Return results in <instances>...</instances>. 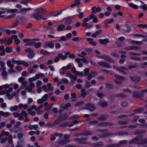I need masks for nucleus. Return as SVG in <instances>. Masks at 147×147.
<instances>
[{
  "instance_id": "obj_8",
  "label": "nucleus",
  "mask_w": 147,
  "mask_h": 147,
  "mask_svg": "<svg viewBox=\"0 0 147 147\" xmlns=\"http://www.w3.org/2000/svg\"><path fill=\"white\" fill-rule=\"evenodd\" d=\"M127 142V140H124L121 141L120 142L117 144H110L109 146L110 147H116L119 146H121L123 144H125Z\"/></svg>"
},
{
  "instance_id": "obj_41",
  "label": "nucleus",
  "mask_w": 147,
  "mask_h": 147,
  "mask_svg": "<svg viewBox=\"0 0 147 147\" xmlns=\"http://www.w3.org/2000/svg\"><path fill=\"white\" fill-rule=\"evenodd\" d=\"M40 53L42 54L45 55H47L49 54V52L47 50H44L43 49H41L40 50Z\"/></svg>"
},
{
  "instance_id": "obj_36",
  "label": "nucleus",
  "mask_w": 147,
  "mask_h": 147,
  "mask_svg": "<svg viewBox=\"0 0 147 147\" xmlns=\"http://www.w3.org/2000/svg\"><path fill=\"white\" fill-rule=\"evenodd\" d=\"M1 76L3 77V80H6L7 78V72L6 71L1 72Z\"/></svg>"
},
{
  "instance_id": "obj_28",
  "label": "nucleus",
  "mask_w": 147,
  "mask_h": 147,
  "mask_svg": "<svg viewBox=\"0 0 147 147\" xmlns=\"http://www.w3.org/2000/svg\"><path fill=\"white\" fill-rule=\"evenodd\" d=\"M13 48L10 47H6L5 50V52L7 53H12L13 52Z\"/></svg>"
},
{
  "instance_id": "obj_11",
  "label": "nucleus",
  "mask_w": 147,
  "mask_h": 147,
  "mask_svg": "<svg viewBox=\"0 0 147 147\" xmlns=\"http://www.w3.org/2000/svg\"><path fill=\"white\" fill-rule=\"evenodd\" d=\"M16 19L18 22L20 23L25 22L26 20L25 18L23 16H17Z\"/></svg>"
},
{
  "instance_id": "obj_62",
  "label": "nucleus",
  "mask_w": 147,
  "mask_h": 147,
  "mask_svg": "<svg viewBox=\"0 0 147 147\" xmlns=\"http://www.w3.org/2000/svg\"><path fill=\"white\" fill-rule=\"evenodd\" d=\"M92 134V133L91 131H85L82 133V134L83 135L86 136L90 135Z\"/></svg>"
},
{
  "instance_id": "obj_10",
  "label": "nucleus",
  "mask_w": 147,
  "mask_h": 147,
  "mask_svg": "<svg viewBox=\"0 0 147 147\" xmlns=\"http://www.w3.org/2000/svg\"><path fill=\"white\" fill-rule=\"evenodd\" d=\"M32 9L30 7L28 8H21L19 11H18V13H20L22 14L25 15L27 11H30Z\"/></svg>"
},
{
  "instance_id": "obj_54",
  "label": "nucleus",
  "mask_w": 147,
  "mask_h": 147,
  "mask_svg": "<svg viewBox=\"0 0 147 147\" xmlns=\"http://www.w3.org/2000/svg\"><path fill=\"white\" fill-rule=\"evenodd\" d=\"M7 41V38H5L4 39L0 40V43L2 45L3 44H6Z\"/></svg>"
},
{
  "instance_id": "obj_39",
  "label": "nucleus",
  "mask_w": 147,
  "mask_h": 147,
  "mask_svg": "<svg viewBox=\"0 0 147 147\" xmlns=\"http://www.w3.org/2000/svg\"><path fill=\"white\" fill-rule=\"evenodd\" d=\"M20 114L22 115L24 117H25L24 119H29L27 117V114L26 112L24 111H22L21 112Z\"/></svg>"
},
{
  "instance_id": "obj_3",
  "label": "nucleus",
  "mask_w": 147,
  "mask_h": 147,
  "mask_svg": "<svg viewBox=\"0 0 147 147\" xmlns=\"http://www.w3.org/2000/svg\"><path fill=\"white\" fill-rule=\"evenodd\" d=\"M98 105L102 108H105L108 105V102L103 98L99 99L98 102Z\"/></svg>"
},
{
  "instance_id": "obj_47",
  "label": "nucleus",
  "mask_w": 147,
  "mask_h": 147,
  "mask_svg": "<svg viewBox=\"0 0 147 147\" xmlns=\"http://www.w3.org/2000/svg\"><path fill=\"white\" fill-rule=\"evenodd\" d=\"M114 20L113 18L108 19L105 21L107 24H110L113 23L114 22Z\"/></svg>"
},
{
  "instance_id": "obj_55",
  "label": "nucleus",
  "mask_w": 147,
  "mask_h": 147,
  "mask_svg": "<svg viewBox=\"0 0 147 147\" xmlns=\"http://www.w3.org/2000/svg\"><path fill=\"white\" fill-rule=\"evenodd\" d=\"M65 142L63 140V139H60L58 141V144L61 145H64Z\"/></svg>"
},
{
  "instance_id": "obj_33",
  "label": "nucleus",
  "mask_w": 147,
  "mask_h": 147,
  "mask_svg": "<svg viewBox=\"0 0 147 147\" xmlns=\"http://www.w3.org/2000/svg\"><path fill=\"white\" fill-rule=\"evenodd\" d=\"M58 55H59V57H60V58L62 60L66 59L67 58V56L65 55V54L63 55L61 53H58Z\"/></svg>"
},
{
  "instance_id": "obj_21",
  "label": "nucleus",
  "mask_w": 147,
  "mask_h": 147,
  "mask_svg": "<svg viewBox=\"0 0 147 147\" xmlns=\"http://www.w3.org/2000/svg\"><path fill=\"white\" fill-rule=\"evenodd\" d=\"M10 113L8 112H5L2 111H0V116H3L5 117H7L10 115Z\"/></svg>"
},
{
  "instance_id": "obj_7",
  "label": "nucleus",
  "mask_w": 147,
  "mask_h": 147,
  "mask_svg": "<svg viewBox=\"0 0 147 147\" xmlns=\"http://www.w3.org/2000/svg\"><path fill=\"white\" fill-rule=\"evenodd\" d=\"M0 10H4V12H5V14L6 13H18V9H8L6 8H5L3 7H1L0 9Z\"/></svg>"
},
{
  "instance_id": "obj_1",
  "label": "nucleus",
  "mask_w": 147,
  "mask_h": 147,
  "mask_svg": "<svg viewBox=\"0 0 147 147\" xmlns=\"http://www.w3.org/2000/svg\"><path fill=\"white\" fill-rule=\"evenodd\" d=\"M142 138V136L139 135L131 140L129 143L134 144H143L147 142V139L144 140L142 141L141 140Z\"/></svg>"
},
{
  "instance_id": "obj_4",
  "label": "nucleus",
  "mask_w": 147,
  "mask_h": 147,
  "mask_svg": "<svg viewBox=\"0 0 147 147\" xmlns=\"http://www.w3.org/2000/svg\"><path fill=\"white\" fill-rule=\"evenodd\" d=\"M85 106L88 107L84 108V109H88L91 112H93L96 110L94 103H87L85 104Z\"/></svg>"
},
{
  "instance_id": "obj_37",
  "label": "nucleus",
  "mask_w": 147,
  "mask_h": 147,
  "mask_svg": "<svg viewBox=\"0 0 147 147\" xmlns=\"http://www.w3.org/2000/svg\"><path fill=\"white\" fill-rule=\"evenodd\" d=\"M105 87L106 88L110 89L114 88V86L112 84L109 83H107L105 84Z\"/></svg>"
},
{
  "instance_id": "obj_45",
  "label": "nucleus",
  "mask_w": 147,
  "mask_h": 147,
  "mask_svg": "<svg viewBox=\"0 0 147 147\" xmlns=\"http://www.w3.org/2000/svg\"><path fill=\"white\" fill-rule=\"evenodd\" d=\"M80 117V116L77 115H74L71 116L69 117V119H77Z\"/></svg>"
},
{
  "instance_id": "obj_44",
  "label": "nucleus",
  "mask_w": 147,
  "mask_h": 147,
  "mask_svg": "<svg viewBox=\"0 0 147 147\" xmlns=\"http://www.w3.org/2000/svg\"><path fill=\"white\" fill-rule=\"evenodd\" d=\"M65 21V24L66 25H68L70 24L72 22V20L70 18H66Z\"/></svg>"
},
{
  "instance_id": "obj_57",
  "label": "nucleus",
  "mask_w": 147,
  "mask_h": 147,
  "mask_svg": "<svg viewBox=\"0 0 147 147\" xmlns=\"http://www.w3.org/2000/svg\"><path fill=\"white\" fill-rule=\"evenodd\" d=\"M22 85L20 86V88H22L28 84V82L24 80L21 83Z\"/></svg>"
},
{
  "instance_id": "obj_49",
  "label": "nucleus",
  "mask_w": 147,
  "mask_h": 147,
  "mask_svg": "<svg viewBox=\"0 0 147 147\" xmlns=\"http://www.w3.org/2000/svg\"><path fill=\"white\" fill-rule=\"evenodd\" d=\"M71 99L73 101H75L76 97V94L75 92L71 93Z\"/></svg>"
},
{
  "instance_id": "obj_13",
  "label": "nucleus",
  "mask_w": 147,
  "mask_h": 147,
  "mask_svg": "<svg viewBox=\"0 0 147 147\" xmlns=\"http://www.w3.org/2000/svg\"><path fill=\"white\" fill-rule=\"evenodd\" d=\"M11 38L14 39V41L16 45L19 44L20 42V40L18 38L17 36L16 35H13L11 36Z\"/></svg>"
},
{
  "instance_id": "obj_30",
  "label": "nucleus",
  "mask_w": 147,
  "mask_h": 147,
  "mask_svg": "<svg viewBox=\"0 0 147 147\" xmlns=\"http://www.w3.org/2000/svg\"><path fill=\"white\" fill-rule=\"evenodd\" d=\"M11 61L10 60H8L7 62V66L11 69L13 68L14 65L13 63H11Z\"/></svg>"
},
{
  "instance_id": "obj_52",
  "label": "nucleus",
  "mask_w": 147,
  "mask_h": 147,
  "mask_svg": "<svg viewBox=\"0 0 147 147\" xmlns=\"http://www.w3.org/2000/svg\"><path fill=\"white\" fill-rule=\"evenodd\" d=\"M128 104V103L127 101H122L121 103V105L123 107H125L127 106Z\"/></svg>"
},
{
  "instance_id": "obj_53",
  "label": "nucleus",
  "mask_w": 147,
  "mask_h": 147,
  "mask_svg": "<svg viewBox=\"0 0 147 147\" xmlns=\"http://www.w3.org/2000/svg\"><path fill=\"white\" fill-rule=\"evenodd\" d=\"M129 50H138L140 48L136 46H130L128 47Z\"/></svg>"
},
{
  "instance_id": "obj_17",
  "label": "nucleus",
  "mask_w": 147,
  "mask_h": 147,
  "mask_svg": "<svg viewBox=\"0 0 147 147\" xmlns=\"http://www.w3.org/2000/svg\"><path fill=\"white\" fill-rule=\"evenodd\" d=\"M98 41L100 44L103 45H105L109 42V40L108 38H105L104 39H99Z\"/></svg>"
},
{
  "instance_id": "obj_63",
  "label": "nucleus",
  "mask_w": 147,
  "mask_h": 147,
  "mask_svg": "<svg viewBox=\"0 0 147 147\" xmlns=\"http://www.w3.org/2000/svg\"><path fill=\"white\" fill-rule=\"evenodd\" d=\"M86 84L85 86V88H90L91 85L90 84V82L88 81H86L85 82Z\"/></svg>"
},
{
  "instance_id": "obj_31",
  "label": "nucleus",
  "mask_w": 147,
  "mask_h": 147,
  "mask_svg": "<svg viewBox=\"0 0 147 147\" xmlns=\"http://www.w3.org/2000/svg\"><path fill=\"white\" fill-rule=\"evenodd\" d=\"M17 144L15 147H23L24 143L23 141H19L17 142Z\"/></svg>"
},
{
  "instance_id": "obj_23",
  "label": "nucleus",
  "mask_w": 147,
  "mask_h": 147,
  "mask_svg": "<svg viewBox=\"0 0 147 147\" xmlns=\"http://www.w3.org/2000/svg\"><path fill=\"white\" fill-rule=\"evenodd\" d=\"M0 55L1 56H3L5 55V47L3 45L0 46Z\"/></svg>"
},
{
  "instance_id": "obj_60",
  "label": "nucleus",
  "mask_w": 147,
  "mask_h": 147,
  "mask_svg": "<svg viewBox=\"0 0 147 147\" xmlns=\"http://www.w3.org/2000/svg\"><path fill=\"white\" fill-rule=\"evenodd\" d=\"M1 134L3 136H9V133L8 131H5L4 130H3L1 132Z\"/></svg>"
},
{
  "instance_id": "obj_40",
  "label": "nucleus",
  "mask_w": 147,
  "mask_h": 147,
  "mask_svg": "<svg viewBox=\"0 0 147 147\" xmlns=\"http://www.w3.org/2000/svg\"><path fill=\"white\" fill-rule=\"evenodd\" d=\"M128 5L131 8L135 9H138V6L133 3H129Z\"/></svg>"
},
{
  "instance_id": "obj_6",
  "label": "nucleus",
  "mask_w": 147,
  "mask_h": 147,
  "mask_svg": "<svg viewBox=\"0 0 147 147\" xmlns=\"http://www.w3.org/2000/svg\"><path fill=\"white\" fill-rule=\"evenodd\" d=\"M98 64L100 66L107 69H110L111 68V66L109 63L102 61L98 62Z\"/></svg>"
},
{
  "instance_id": "obj_26",
  "label": "nucleus",
  "mask_w": 147,
  "mask_h": 147,
  "mask_svg": "<svg viewBox=\"0 0 147 147\" xmlns=\"http://www.w3.org/2000/svg\"><path fill=\"white\" fill-rule=\"evenodd\" d=\"M65 26L63 24L59 25L57 27V30L58 31H61L63 30L65 28Z\"/></svg>"
},
{
  "instance_id": "obj_5",
  "label": "nucleus",
  "mask_w": 147,
  "mask_h": 147,
  "mask_svg": "<svg viewBox=\"0 0 147 147\" xmlns=\"http://www.w3.org/2000/svg\"><path fill=\"white\" fill-rule=\"evenodd\" d=\"M135 114L134 113H128L127 115H120L118 116V117L120 119L123 118V119H127V118L129 116L131 117H134L135 116Z\"/></svg>"
},
{
  "instance_id": "obj_51",
  "label": "nucleus",
  "mask_w": 147,
  "mask_h": 147,
  "mask_svg": "<svg viewBox=\"0 0 147 147\" xmlns=\"http://www.w3.org/2000/svg\"><path fill=\"white\" fill-rule=\"evenodd\" d=\"M64 142L66 143V142H69V136L67 135H65L63 139Z\"/></svg>"
},
{
  "instance_id": "obj_20",
  "label": "nucleus",
  "mask_w": 147,
  "mask_h": 147,
  "mask_svg": "<svg viewBox=\"0 0 147 147\" xmlns=\"http://www.w3.org/2000/svg\"><path fill=\"white\" fill-rule=\"evenodd\" d=\"M104 58L106 61L110 62L112 63H114V60L112 57L108 55L105 56Z\"/></svg>"
},
{
  "instance_id": "obj_16",
  "label": "nucleus",
  "mask_w": 147,
  "mask_h": 147,
  "mask_svg": "<svg viewBox=\"0 0 147 147\" xmlns=\"http://www.w3.org/2000/svg\"><path fill=\"white\" fill-rule=\"evenodd\" d=\"M55 136H59V137L61 138L63 136V134H59L58 133H56L54 135H52L51 136V141H54L56 139Z\"/></svg>"
},
{
  "instance_id": "obj_56",
  "label": "nucleus",
  "mask_w": 147,
  "mask_h": 147,
  "mask_svg": "<svg viewBox=\"0 0 147 147\" xmlns=\"http://www.w3.org/2000/svg\"><path fill=\"white\" fill-rule=\"evenodd\" d=\"M84 76H87L88 74H89V69L88 68H85L84 69Z\"/></svg>"
},
{
  "instance_id": "obj_50",
  "label": "nucleus",
  "mask_w": 147,
  "mask_h": 147,
  "mask_svg": "<svg viewBox=\"0 0 147 147\" xmlns=\"http://www.w3.org/2000/svg\"><path fill=\"white\" fill-rule=\"evenodd\" d=\"M26 56L30 59H32L35 56V54L34 52L32 53H30V54H27Z\"/></svg>"
},
{
  "instance_id": "obj_59",
  "label": "nucleus",
  "mask_w": 147,
  "mask_h": 147,
  "mask_svg": "<svg viewBox=\"0 0 147 147\" xmlns=\"http://www.w3.org/2000/svg\"><path fill=\"white\" fill-rule=\"evenodd\" d=\"M80 2H79V1L76 2L72 4L71 5L70 7H75L79 5H80Z\"/></svg>"
},
{
  "instance_id": "obj_24",
  "label": "nucleus",
  "mask_w": 147,
  "mask_h": 147,
  "mask_svg": "<svg viewBox=\"0 0 147 147\" xmlns=\"http://www.w3.org/2000/svg\"><path fill=\"white\" fill-rule=\"evenodd\" d=\"M114 77L115 78H116L118 80L120 81H124L125 80V78L121 76H120L119 75L114 74Z\"/></svg>"
},
{
  "instance_id": "obj_22",
  "label": "nucleus",
  "mask_w": 147,
  "mask_h": 147,
  "mask_svg": "<svg viewBox=\"0 0 147 147\" xmlns=\"http://www.w3.org/2000/svg\"><path fill=\"white\" fill-rule=\"evenodd\" d=\"M13 136L11 135H9L8 137V142L9 144H11V146L12 147H15L14 145L13 144Z\"/></svg>"
},
{
  "instance_id": "obj_38",
  "label": "nucleus",
  "mask_w": 147,
  "mask_h": 147,
  "mask_svg": "<svg viewBox=\"0 0 147 147\" xmlns=\"http://www.w3.org/2000/svg\"><path fill=\"white\" fill-rule=\"evenodd\" d=\"M18 109V106L16 105L11 107L9 108L10 111L11 112L16 111Z\"/></svg>"
},
{
  "instance_id": "obj_19",
  "label": "nucleus",
  "mask_w": 147,
  "mask_h": 147,
  "mask_svg": "<svg viewBox=\"0 0 147 147\" xmlns=\"http://www.w3.org/2000/svg\"><path fill=\"white\" fill-rule=\"evenodd\" d=\"M96 9V12H99L100 11L101 8L100 7H92V13L93 14H95L96 12L95 11V9Z\"/></svg>"
},
{
  "instance_id": "obj_18",
  "label": "nucleus",
  "mask_w": 147,
  "mask_h": 147,
  "mask_svg": "<svg viewBox=\"0 0 147 147\" xmlns=\"http://www.w3.org/2000/svg\"><path fill=\"white\" fill-rule=\"evenodd\" d=\"M32 17L33 18L37 20H40L42 18V16L38 13L33 14Z\"/></svg>"
},
{
  "instance_id": "obj_32",
  "label": "nucleus",
  "mask_w": 147,
  "mask_h": 147,
  "mask_svg": "<svg viewBox=\"0 0 147 147\" xmlns=\"http://www.w3.org/2000/svg\"><path fill=\"white\" fill-rule=\"evenodd\" d=\"M144 108L142 107H140V109H137L134 111L135 113H140L144 111Z\"/></svg>"
},
{
  "instance_id": "obj_46",
  "label": "nucleus",
  "mask_w": 147,
  "mask_h": 147,
  "mask_svg": "<svg viewBox=\"0 0 147 147\" xmlns=\"http://www.w3.org/2000/svg\"><path fill=\"white\" fill-rule=\"evenodd\" d=\"M26 53L27 54H30V53H32L34 51L31 48H28L24 50Z\"/></svg>"
},
{
  "instance_id": "obj_34",
  "label": "nucleus",
  "mask_w": 147,
  "mask_h": 147,
  "mask_svg": "<svg viewBox=\"0 0 147 147\" xmlns=\"http://www.w3.org/2000/svg\"><path fill=\"white\" fill-rule=\"evenodd\" d=\"M81 95L82 98H84L86 96L87 93L86 92V90L85 89H83L81 90Z\"/></svg>"
},
{
  "instance_id": "obj_12",
  "label": "nucleus",
  "mask_w": 147,
  "mask_h": 147,
  "mask_svg": "<svg viewBox=\"0 0 147 147\" xmlns=\"http://www.w3.org/2000/svg\"><path fill=\"white\" fill-rule=\"evenodd\" d=\"M78 121L77 120H74L72 121V123H71L70 124H69L68 123H64L63 124V125L64 126H68L69 127H71L77 123Z\"/></svg>"
},
{
  "instance_id": "obj_61",
  "label": "nucleus",
  "mask_w": 147,
  "mask_h": 147,
  "mask_svg": "<svg viewBox=\"0 0 147 147\" xmlns=\"http://www.w3.org/2000/svg\"><path fill=\"white\" fill-rule=\"evenodd\" d=\"M31 41V38H25L23 40V42L25 43H27Z\"/></svg>"
},
{
  "instance_id": "obj_27",
  "label": "nucleus",
  "mask_w": 147,
  "mask_h": 147,
  "mask_svg": "<svg viewBox=\"0 0 147 147\" xmlns=\"http://www.w3.org/2000/svg\"><path fill=\"white\" fill-rule=\"evenodd\" d=\"M65 55H67L69 58L74 59L75 57V55L74 54H71L69 51H67L65 53Z\"/></svg>"
},
{
  "instance_id": "obj_48",
  "label": "nucleus",
  "mask_w": 147,
  "mask_h": 147,
  "mask_svg": "<svg viewBox=\"0 0 147 147\" xmlns=\"http://www.w3.org/2000/svg\"><path fill=\"white\" fill-rule=\"evenodd\" d=\"M84 104V102L83 101L77 102L75 105L76 107H79L82 106Z\"/></svg>"
},
{
  "instance_id": "obj_35",
  "label": "nucleus",
  "mask_w": 147,
  "mask_h": 147,
  "mask_svg": "<svg viewBox=\"0 0 147 147\" xmlns=\"http://www.w3.org/2000/svg\"><path fill=\"white\" fill-rule=\"evenodd\" d=\"M19 23L16 20L13 21L12 24L10 28H15L16 26H18Z\"/></svg>"
},
{
  "instance_id": "obj_14",
  "label": "nucleus",
  "mask_w": 147,
  "mask_h": 147,
  "mask_svg": "<svg viewBox=\"0 0 147 147\" xmlns=\"http://www.w3.org/2000/svg\"><path fill=\"white\" fill-rule=\"evenodd\" d=\"M130 78L131 80L134 82H138L140 80V77L137 76H130Z\"/></svg>"
},
{
  "instance_id": "obj_43",
  "label": "nucleus",
  "mask_w": 147,
  "mask_h": 147,
  "mask_svg": "<svg viewBox=\"0 0 147 147\" xmlns=\"http://www.w3.org/2000/svg\"><path fill=\"white\" fill-rule=\"evenodd\" d=\"M137 26L143 29L147 28V24H140L137 25Z\"/></svg>"
},
{
  "instance_id": "obj_58",
  "label": "nucleus",
  "mask_w": 147,
  "mask_h": 147,
  "mask_svg": "<svg viewBox=\"0 0 147 147\" xmlns=\"http://www.w3.org/2000/svg\"><path fill=\"white\" fill-rule=\"evenodd\" d=\"M71 104L70 103H68L66 104L64 106L63 108L64 109H68L69 107L71 106Z\"/></svg>"
},
{
  "instance_id": "obj_2",
  "label": "nucleus",
  "mask_w": 147,
  "mask_h": 147,
  "mask_svg": "<svg viewBox=\"0 0 147 147\" xmlns=\"http://www.w3.org/2000/svg\"><path fill=\"white\" fill-rule=\"evenodd\" d=\"M42 43L40 42H30L25 44L24 46H32L34 47L36 49H38L41 47Z\"/></svg>"
},
{
  "instance_id": "obj_9",
  "label": "nucleus",
  "mask_w": 147,
  "mask_h": 147,
  "mask_svg": "<svg viewBox=\"0 0 147 147\" xmlns=\"http://www.w3.org/2000/svg\"><path fill=\"white\" fill-rule=\"evenodd\" d=\"M36 11L41 16L47 14V11L44 9L40 8L36 10Z\"/></svg>"
},
{
  "instance_id": "obj_15",
  "label": "nucleus",
  "mask_w": 147,
  "mask_h": 147,
  "mask_svg": "<svg viewBox=\"0 0 147 147\" xmlns=\"http://www.w3.org/2000/svg\"><path fill=\"white\" fill-rule=\"evenodd\" d=\"M126 97V96L125 94H123L122 93H119L116 94L114 95H113L112 97H118L119 98H125Z\"/></svg>"
},
{
  "instance_id": "obj_64",
  "label": "nucleus",
  "mask_w": 147,
  "mask_h": 147,
  "mask_svg": "<svg viewBox=\"0 0 147 147\" xmlns=\"http://www.w3.org/2000/svg\"><path fill=\"white\" fill-rule=\"evenodd\" d=\"M13 39L11 37V38H9L8 39V40H7V43L8 45H10L12 44V42Z\"/></svg>"
},
{
  "instance_id": "obj_42",
  "label": "nucleus",
  "mask_w": 147,
  "mask_h": 147,
  "mask_svg": "<svg viewBox=\"0 0 147 147\" xmlns=\"http://www.w3.org/2000/svg\"><path fill=\"white\" fill-rule=\"evenodd\" d=\"M23 134L22 133H19L18 134L17 137L19 141H23Z\"/></svg>"
},
{
  "instance_id": "obj_29",
  "label": "nucleus",
  "mask_w": 147,
  "mask_h": 147,
  "mask_svg": "<svg viewBox=\"0 0 147 147\" xmlns=\"http://www.w3.org/2000/svg\"><path fill=\"white\" fill-rule=\"evenodd\" d=\"M69 116V115L68 114L64 113L61 115L59 117L60 119H66L68 118Z\"/></svg>"
},
{
  "instance_id": "obj_25",
  "label": "nucleus",
  "mask_w": 147,
  "mask_h": 147,
  "mask_svg": "<svg viewBox=\"0 0 147 147\" xmlns=\"http://www.w3.org/2000/svg\"><path fill=\"white\" fill-rule=\"evenodd\" d=\"M116 70L121 72L123 73H126L123 70H126V68L124 67H117L116 69Z\"/></svg>"
}]
</instances>
